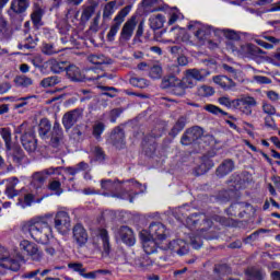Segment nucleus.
<instances>
[{"instance_id":"aec40b11","label":"nucleus","mask_w":280,"mask_h":280,"mask_svg":"<svg viewBox=\"0 0 280 280\" xmlns=\"http://www.w3.org/2000/svg\"><path fill=\"white\" fill-rule=\"evenodd\" d=\"M137 27V18L131 16L122 26L119 40H124L128 43L132 38V34H135V28Z\"/></svg>"},{"instance_id":"7ed1b4c3","label":"nucleus","mask_w":280,"mask_h":280,"mask_svg":"<svg viewBox=\"0 0 280 280\" xmlns=\"http://www.w3.org/2000/svg\"><path fill=\"white\" fill-rule=\"evenodd\" d=\"M213 221L219 222V224H222V226H231V220L226 219L222 215H214L212 219H208L205 214L200 212H195L189 214L186 218V226L190 231H194V229H198L201 224H207L208 229H211L213 226Z\"/></svg>"},{"instance_id":"f704fd0d","label":"nucleus","mask_w":280,"mask_h":280,"mask_svg":"<svg viewBox=\"0 0 280 280\" xmlns=\"http://www.w3.org/2000/svg\"><path fill=\"white\" fill-rule=\"evenodd\" d=\"M205 110H207V113H211V115H217V116L223 115L225 117H229V119H235V116L224 112L222 108L213 104L206 105Z\"/></svg>"},{"instance_id":"09e8293b","label":"nucleus","mask_w":280,"mask_h":280,"mask_svg":"<svg viewBox=\"0 0 280 280\" xmlns=\"http://www.w3.org/2000/svg\"><path fill=\"white\" fill-rule=\"evenodd\" d=\"M115 5H117V1H109L104 10H103V18L104 19H110L113 14H115Z\"/></svg>"},{"instance_id":"79ce46f5","label":"nucleus","mask_w":280,"mask_h":280,"mask_svg":"<svg viewBox=\"0 0 280 280\" xmlns=\"http://www.w3.org/2000/svg\"><path fill=\"white\" fill-rule=\"evenodd\" d=\"M14 184L11 186H8L5 188V196L9 198V200H12V198H16V196H19L20 191L16 190L15 186L19 183V178L18 177H13Z\"/></svg>"},{"instance_id":"37998d69","label":"nucleus","mask_w":280,"mask_h":280,"mask_svg":"<svg viewBox=\"0 0 280 280\" xmlns=\"http://www.w3.org/2000/svg\"><path fill=\"white\" fill-rule=\"evenodd\" d=\"M149 78L152 80H161L163 78V68L160 65H154L150 68Z\"/></svg>"},{"instance_id":"13d9d810","label":"nucleus","mask_w":280,"mask_h":280,"mask_svg":"<svg viewBox=\"0 0 280 280\" xmlns=\"http://www.w3.org/2000/svg\"><path fill=\"white\" fill-rule=\"evenodd\" d=\"M262 112L267 116L277 115V108L270 103H264L262 104Z\"/></svg>"},{"instance_id":"4d7b16f0","label":"nucleus","mask_w":280,"mask_h":280,"mask_svg":"<svg viewBox=\"0 0 280 280\" xmlns=\"http://www.w3.org/2000/svg\"><path fill=\"white\" fill-rule=\"evenodd\" d=\"M113 198H119V200H128L129 202H135V196L129 191L116 192L113 195Z\"/></svg>"},{"instance_id":"2eb2a0df","label":"nucleus","mask_w":280,"mask_h":280,"mask_svg":"<svg viewBox=\"0 0 280 280\" xmlns=\"http://www.w3.org/2000/svg\"><path fill=\"white\" fill-rule=\"evenodd\" d=\"M82 108H74L66 113L61 119L65 130H71V128H73V126H75V124L82 119Z\"/></svg>"},{"instance_id":"423d86ee","label":"nucleus","mask_w":280,"mask_h":280,"mask_svg":"<svg viewBox=\"0 0 280 280\" xmlns=\"http://www.w3.org/2000/svg\"><path fill=\"white\" fill-rule=\"evenodd\" d=\"M162 89H171L173 95L183 97L187 91V83L185 78L180 80L175 75H168L162 80Z\"/></svg>"},{"instance_id":"f3484780","label":"nucleus","mask_w":280,"mask_h":280,"mask_svg":"<svg viewBox=\"0 0 280 280\" xmlns=\"http://www.w3.org/2000/svg\"><path fill=\"white\" fill-rule=\"evenodd\" d=\"M117 237L125 244L126 246H135L137 244V238L135 237V231L130 229L128 225H121L117 231Z\"/></svg>"},{"instance_id":"4be33fe9","label":"nucleus","mask_w":280,"mask_h":280,"mask_svg":"<svg viewBox=\"0 0 280 280\" xmlns=\"http://www.w3.org/2000/svg\"><path fill=\"white\" fill-rule=\"evenodd\" d=\"M141 147L143 154L147 155L148 159H154V154H156V148H159V144L154 138L144 137Z\"/></svg>"},{"instance_id":"473e14b6","label":"nucleus","mask_w":280,"mask_h":280,"mask_svg":"<svg viewBox=\"0 0 280 280\" xmlns=\"http://www.w3.org/2000/svg\"><path fill=\"white\" fill-rule=\"evenodd\" d=\"M149 25L153 32H156V30H161L163 25H165V15L163 14H156L151 15L149 18Z\"/></svg>"},{"instance_id":"e433bc0d","label":"nucleus","mask_w":280,"mask_h":280,"mask_svg":"<svg viewBox=\"0 0 280 280\" xmlns=\"http://www.w3.org/2000/svg\"><path fill=\"white\" fill-rule=\"evenodd\" d=\"M129 83L136 89H148V86H150V81H148V79L139 77H131Z\"/></svg>"},{"instance_id":"8fccbe9b","label":"nucleus","mask_w":280,"mask_h":280,"mask_svg":"<svg viewBox=\"0 0 280 280\" xmlns=\"http://www.w3.org/2000/svg\"><path fill=\"white\" fill-rule=\"evenodd\" d=\"M245 275L248 277L247 280H264V273H261V270L247 269Z\"/></svg>"},{"instance_id":"a878e982","label":"nucleus","mask_w":280,"mask_h":280,"mask_svg":"<svg viewBox=\"0 0 280 280\" xmlns=\"http://www.w3.org/2000/svg\"><path fill=\"white\" fill-rule=\"evenodd\" d=\"M246 207L248 205L244 202H233L228 209H225V213L231 218H244L246 215Z\"/></svg>"},{"instance_id":"ddd939ff","label":"nucleus","mask_w":280,"mask_h":280,"mask_svg":"<svg viewBox=\"0 0 280 280\" xmlns=\"http://www.w3.org/2000/svg\"><path fill=\"white\" fill-rule=\"evenodd\" d=\"M7 159L16 167H21L23 165V159H25V151H23L21 145L13 144L7 148Z\"/></svg>"},{"instance_id":"4468645a","label":"nucleus","mask_w":280,"mask_h":280,"mask_svg":"<svg viewBox=\"0 0 280 280\" xmlns=\"http://www.w3.org/2000/svg\"><path fill=\"white\" fill-rule=\"evenodd\" d=\"M156 3H161V0H142L138 10L142 15L148 16V14H152V12H165L166 9L170 8L168 4L154 8Z\"/></svg>"},{"instance_id":"49530a36","label":"nucleus","mask_w":280,"mask_h":280,"mask_svg":"<svg viewBox=\"0 0 280 280\" xmlns=\"http://www.w3.org/2000/svg\"><path fill=\"white\" fill-rule=\"evenodd\" d=\"M261 233H268V230L258 229L257 231L249 234L247 237L243 238V243L250 244L252 242H257V240L259 238V235H261Z\"/></svg>"},{"instance_id":"774afa93","label":"nucleus","mask_w":280,"mask_h":280,"mask_svg":"<svg viewBox=\"0 0 280 280\" xmlns=\"http://www.w3.org/2000/svg\"><path fill=\"white\" fill-rule=\"evenodd\" d=\"M242 102H243V97L230 100V108H236L237 110H240V107L242 106Z\"/></svg>"},{"instance_id":"c03bdc74","label":"nucleus","mask_w":280,"mask_h":280,"mask_svg":"<svg viewBox=\"0 0 280 280\" xmlns=\"http://www.w3.org/2000/svg\"><path fill=\"white\" fill-rule=\"evenodd\" d=\"M113 145L116 150H124L126 148V136L117 133L113 140Z\"/></svg>"},{"instance_id":"2f4dec72","label":"nucleus","mask_w":280,"mask_h":280,"mask_svg":"<svg viewBox=\"0 0 280 280\" xmlns=\"http://www.w3.org/2000/svg\"><path fill=\"white\" fill-rule=\"evenodd\" d=\"M27 8H30V0H12L10 10L14 14H24L27 12Z\"/></svg>"},{"instance_id":"6e6d98bb","label":"nucleus","mask_w":280,"mask_h":280,"mask_svg":"<svg viewBox=\"0 0 280 280\" xmlns=\"http://www.w3.org/2000/svg\"><path fill=\"white\" fill-rule=\"evenodd\" d=\"M230 183L232 191H242V189H244V180H242V177H236L234 180L232 179Z\"/></svg>"},{"instance_id":"5701e85b","label":"nucleus","mask_w":280,"mask_h":280,"mask_svg":"<svg viewBox=\"0 0 280 280\" xmlns=\"http://www.w3.org/2000/svg\"><path fill=\"white\" fill-rule=\"evenodd\" d=\"M201 80H205V75H202L198 69L187 70L186 75L184 77V82H186L187 89H194L196 82H201Z\"/></svg>"},{"instance_id":"58836bf2","label":"nucleus","mask_w":280,"mask_h":280,"mask_svg":"<svg viewBox=\"0 0 280 280\" xmlns=\"http://www.w3.org/2000/svg\"><path fill=\"white\" fill-rule=\"evenodd\" d=\"M15 86H21L22 89H27V86H32L34 84V81L32 78H28L26 75H18L14 79Z\"/></svg>"},{"instance_id":"a211bd4d","label":"nucleus","mask_w":280,"mask_h":280,"mask_svg":"<svg viewBox=\"0 0 280 280\" xmlns=\"http://www.w3.org/2000/svg\"><path fill=\"white\" fill-rule=\"evenodd\" d=\"M21 143L26 152H36V148H38V140H36V135L32 130L25 131L21 136Z\"/></svg>"},{"instance_id":"cd10ccee","label":"nucleus","mask_w":280,"mask_h":280,"mask_svg":"<svg viewBox=\"0 0 280 280\" xmlns=\"http://www.w3.org/2000/svg\"><path fill=\"white\" fill-rule=\"evenodd\" d=\"M233 170H235V162H233V160L231 159H228V160H224L217 167L215 175L218 176V178H224V176H229V174H231Z\"/></svg>"},{"instance_id":"e2e57ef3","label":"nucleus","mask_w":280,"mask_h":280,"mask_svg":"<svg viewBox=\"0 0 280 280\" xmlns=\"http://www.w3.org/2000/svg\"><path fill=\"white\" fill-rule=\"evenodd\" d=\"M51 135L54 137H62V135H65V131L62 130V127L60 126V122L55 121Z\"/></svg>"},{"instance_id":"de8ad7c7","label":"nucleus","mask_w":280,"mask_h":280,"mask_svg":"<svg viewBox=\"0 0 280 280\" xmlns=\"http://www.w3.org/2000/svg\"><path fill=\"white\" fill-rule=\"evenodd\" d=\"M223 33V36L228 39V40H242V36H240V33L230 30V28H224L221 31Z\"/></svg>"},{"instance_id":"dca6fc26","label":"nucleus","mask_w":280,"mask_h":280,"mask_svg":"<svg viewBox=\"0 0 280 280\" xmlns=\"http://www.w3.org/2000/svg\"><path fill=\"white\" fill-rule=\"evenodd\" d=\"M73 240L79 248H83L86 246V242H89V233L84 225L81 223H77L72 229Z\"/></svg>"},{"instance_id":"c9c22d12","label":"nucleus","mask_w":280,"mask_h":280,"mask_svg":"<svg viewBox=\"0 0 280 280\" xmlns=\"http://www.w3.org/2000/svg\"><path fill=\"white\" fill-rule=\"evenodd\" d=\"M49 67H50V71L52 73H62L65 71H67V61H58L56 59H51L48 62Z\"/></svg>"},{"instance_id":"412c9836","label":"nucleus","mask_w":280,"mask_h":280,"mask_svg":"<svg viewBox=\"0 0 280 280\" xmlns=\"http://www.w3.org/2000/svg\"><path fill=\"white\" fill-rule=\"evenodd\" d=\"M213 156H215V153L205 154L203 156H201V165H198L195 168L196 176H203V174H207V172H209V170H211L213 165H215L212 160Z\"/></svg>"},{"instance_id":"ea45409f","label":"nucleus","mask_w":280,"mask_h":280,"mask_svg":"<svg viewBox=\"0 0 280 280\" xmlns=\"http://www.w3.org/2000/svg\"><path fill=\"white\" fill-rule=\"evenodd\" d=\"M104 130H106V125L104 122L98 121L93 125L92 135L96 139V141H100V139H102Z\"/></svg>"},{"instance_id":"bf43d9fd","label":"nucleus","mask_w":280,"mask_h":280,"mask_svg":"<svg viewBox=\"0 0 280 280\" xmlns=\"http://www.w3.org/2000/svg\"><path fill=\"white\" fill-rule=\"evenodd\" d=\"M95 14V8L93 7H88L81 14L82 21H90L91 16Z\"/></svg>"},{"instance_id":"39448f33","label":"nucleus","mask_w":280,"mask_h":280,"mask_svg":"<svg viewBox=\"0 0 280 280\" xmlns=\"http://www.w3.org/2000/svg\"><path fill=\"white\" fill-rule=\"evenodd\" d=\"M43 217L51 220V226L55 225V229L59 233H65L71 228V217H69V212L67 211H58L56 214L48 213Z\"/></svg>"},{"instance_id":"f257e3e1","label":"nucleus","mask_w":280,"mask_h":280,"mask_svg":"<svg viewBox=\"0 0 280 280\" xmlns=\"http://www.w3.org/2000/svg\"><path fill=\"white\" fill-rule=\"evenodd\" d=\"M96 60L97 56L90 57V61L97 67L86 69L85 73H83L82 70L75 65L67 66L66 75L68 80L70 82H93V84H97L102 78H106V73L102 72L100 74V71H102L101 66L104 65V62Z\"/></svg>"},{"instance_id":"9d476101","label":"nucleus","mask_w":280,"mask_h":280,"mask_svg":"<svg viewBox=\"0 0 280 280\" xmlns=\"http://www.w3.org/2000/svg\"><path fill=\"white\" fill-rule=\"evenodd\" d=\"M197 25H200V26L197 27V31L195 32V36L196 38H198V40H200V43H205V40H209V38H211L212 33L218 34V31H214L213 26L202 24L199 21H190L187 27L188 30H196Z\"/></svg>"},{"instance_id":"20e7f679","label":"nucleus","mask_w":280,"mask_h":280,"mask_svg":"<svg viewBox=\"0 0 280 280\" xmlns=\"http://www.w3.org/2000/svg\"><path fill=\"white\" fill-rule=\"evenodd\" d=\"M0 261H2L1 267L5 268V270L19 272L21 270V262L25 261V257L21 253L12 257L3 247H0Z\"/></svg>"},{"instance_id":"052dcab7","label":"nucleus","mask_w":280,"mask_h":280,"mask_svg":"<svg viewBox=\"0 0 280 280\" xmlns=\"http://www.w3.org/2000/svg\"><path fill=\"white\" fill-rule=\"evenodd\" d=\"M43 54L46 56H54L55 54H58V50H56L54 44H45L43 47Z\"/></svg>"},{"instance_id":"6e6552de","label":"nucleus","mask_w":280,"mask_h":280,"mask_svg":"<svg viewBox=\"0 0 280 280\" xmlns=\"http://www.w3.org/2000/svg\"><path fill=\"white\" fill-rule=\"evenodd\" d=\"M202 137H205V129L200 126H194L185 130L182 135L180 143L185 147L197 145Z\"/></svg>"},{"instance_id":"864d4df0","label":"nucleus","mask_w":280,"mask_h":280,"mask_svg":"<svg viewBox=\"0 0 280 280\" xmlns=\"http://www.w3.org/2000/svg\"><path fill=\"white\" fill-rule=\"evenodd\" d=\"M198 93L201 97H211L215 94V90L209 85H202L199 88Z\"/></svg>"},{"instance_id":"0e129e2a","label":"nucleus","mask_w":280,"mask_h":280,"mask_svg":"<svg viewBox=\"0 0 280 280\" xmlns=\"http://www.w3.org/2000/svg\"><path fill=\"white\" fill-rule=\"evenodd\" d=\"M265 126L266 128H271V130H277V122H275L272 115L265 117Z\"/></svg>"},{"instance_id":"5fc2aeb1","label":"nucleus","mask_w":280,"mask_h":280,"mask_svg":"<svg viewBox=\"0 0 280 280\" xmlns=\"http://www.w3.org/2000/svg\"><path fill=\"white\" fill-rule=\"evenodd\" d=\"M122 113H124V108H121V107L112 109L109 112L110 124H117V119H119V117H121Z\"/></svg>"},{"instance_id":"3c124183","label":"nucleus","mask_w":280,"mask_h":280,"mask_svg":"<svg viewBox=\"0 0 280 280\" xmlns=\"http://www.w3.org/2000/svg\"><path fill=\"white\" fill-rule=\"evenodd\" d=\"M0 135L5 143V148H10L12 145V131L10 128H2Z\"/></svg>"},{"instance_id":"bb28decb","label":"nucleus","mask_w":280,"mask_h":280,"mask_svg":"<svg viewBox=\"0 0 280 280\" xmlns=\"http://www.w3.org/2000/svg\"><path fill=\"white\" fill-rule=\"evenodd\" d=\"M43 16H45V9L39 5H35L33 12L31 13V21L34 30H40L45 22H43Z\"/></svg>"},{"instance_id":"f03ea898","label":"nucleus","mask_w":280,"mask_h":280,"mask_svg":"<svg viewBox=\"0 0 280 280\" xmlns=\"http://www.w3.org/2000/svg\"><path fill=\"white\" fill-rule=\"evenodd\" d=\"M22 232L24 235H31L37 244L47 245L52 233L51 219L42 215L37 221H28L22 225Z\"/></svg>"},{"instance_id":"c85d7f7f","label":"nucleus","mask_w":280,"mask_h":280,"mask_svg":"<svg viewBox=\"0 0 280 280\" xmlns=\"http://www.w3.org/2000/svg\"><path fill=\"white\" fill-rule=\"evenodd\" d=\"M214 84H219L223 91H233L237 84L233 79L226 75H217L213 78Z\"/></svg>"},{"instance_id":"c756f323","label":"nucleus","mask_w":280,"mask_h":280,"mask_svg":"<svg viewBox=\"0 0 280 280\" xmlns=\"http://www.w3.org/2000/svg\"><path fill=\"white\" fill-rule=\"evenodd\" d=\"M255 106H257V100H255L253 96H245L243 97L238 110H241V113L244 115L250 116L253 115V108H255Z\"/></svg>"},{"instance_id":"680f3d73","label":"nucleus","mask_w":280,"mask_h":280,"mask_svg":"<svg viewBox=\"0 0 280 280\" xmlns=\"http://www.w3.org/2000/svg\"><path fill=\"white\" fill-rule=\"evenodd\" d=\"M94 156L96 161H106V153H104V150L102 149V147L95 148Z\"/></svg>"},{"instance_id":"6ab92c4d","label":"nucleus","mask_w":280,"mask_h":280,"mask_svg":"<svg viewBox=\"0 0 280 280\" xmlns=\"http://www.w3.org/2000/svg\"><path fill=\"white\" fill-rule=\"evenodd\" d=\"M140 241L145 255H154L156 253V242L154 238L148 236V230H142L140 232Z\"/></svg>"},{"instance_id":"69168bd1","label":"nucleus","mask_w":280,"mask_h":280,"mask_svg":"<svg viewBox=\"0 0 280 280\" xmlns=\"http://www.w3.org/2000/svg\"><path fill=\"white\" fill-rule=\"evenodd\" d=\"M255 81L258 84H271V82H272V80H270V78L264 77V75H256Z\"/></svg>"},{"instance_id":"1a4fd4ad","label":"nucleus","mask_w":280,"mask_h":280,"mask_svg":"<svg viewBox=\"0 0 280 280\" xmlns=\"http://www.w3.org/2000/svg\"><path fill=\"white\" fill-rule=\"evenodd\" d=\"M68 268H70V270H73L74 272H78V275H80V277H83V279L95 280L97 279V275H113V271L108 269H98L86 273V268H84V265L82 262H69Z\"/></svg>"},{"instance_id":"72a5a7b5","label":"nucleus","mask_w":280,"mask_h":280,"mask_svg":"<svg viewBox=\"0 0 280 280\" xmlns=\"http://www.w3.org/2000/svg\"><path fill=\"white\" fill-rule=\"evenodd\" d=\"M51 131V121L47 118H42L38 125V135L42 139H45Z\"/></svg>"},{"instance_id":"b1692460","label":"nucleus","mask_w":280,"mask_h":280,"mask_svg":"<svg viewBox=\"0 0 280 280\" xmlns=\"http://www.w3.org/2000/svg\"><path fill=\"white\" fill-rule=\"evenodd\" d=\"M168 248L172 253H175L179 257H183L189 253L187 248V242L183 238L173 240L168 243Z\"/></svg>"},{"instance_id":"a19ab883","label":"nucleus","mask_w":280,"mask_h":280,"mask_svg":"<svg viewBox=\"0 0 280 280\" xmlns=\"http://www.w3.org/2000/svg\"><path fill=\"white\" fill-rule=\"evenodd\" d=\"M60 82L61 80L58 75L47 77L40 81V86H43V89H49V86H56V84H60Z\"/></svg>"},{"instance_id":"338daca9","label":"nucleus","mask_w":280,"mask_h":280,"mask_svg":"<svg viewBox=\"0 0 280 280\" xmlns=\"http://www.w3.org/2000/svg\"><path fill=\"white\" fill-rule=\"evenodd\" d=\"M242 246H243L242 240H236V241H233L232 243H230L228 245V248H231L232 250H236V249L242 248Z\"/></svg>"},{"instance_id":"0eeeda50","label":"nucleus","mask_w":280,"mask_h":280,"mask_svg":"<svg viewBox=\"0 0 280 280\" xmlns=\"http://www.w3.org/2000/svg\"><path fill=\"white\" fill-rule=\"evenodd\" d=\"M132 7L126 5L122 8L114 18V24L110 26L109 32L107 33V42L115 43V36H117L119 30H121V23L126 21L128 14H130Z\"/></svg>"},{"instance_id":"9b49d317","label":"nucleus","mask_w":280,"mask_h":280,"mask_svg":"<svg viewBox=\"0 0 280 280\" xmlns=\"http://www.w3.org/2000/svg\"><path fill=\"white\" fill-rule=\"evenodd\" d=\"M20 249L23 255H27L33 261H40V259H43V253L38 249L36 243L23 240L20 243Z\"/></svg>"},{"instance_id":"a18cd8bd","label":"nucleus","mask_w":280,"mask_h":280,"mask_svg":"<svg viewBox=\"0 0 280 280\" xmlns=\"http://www.w3.org/2000/svg\"><path fill=\"white\" fill-rule=\"evenodd\" d=\"M154 265V261L150 259V255L145 254L140 257L138 260V266L142 268V270H148L150 267Z\"/></svg>"},{"instance_id":"f8f14e48","label":"nucleus","mask_w":280,"mask_h":280,"mask_svg":"<svg viewBox=\"0 0 280 280\" xmlns=\"http://www.w3.org/2000/svg\"><path fill=\"white\" fill-rule=\"evenodd\" d=\"M148 236L155 242H165L167 240V229L161 222H152L149 225Z\"/></svg>"},{"instance_id":"603ef678","label":"nucleus","mask_w":280,"mask_h":280,"mask_svg":"<svg viewBox=\"0 0 280 280\" xmlns=\"http://www.w3.org/2000/svg\"><path fill=\"white\" fill-rule=\"evenodd\" d=\"M214 273L224 277L231 275V267L226 264H219L214 266Z\"/></svg>"},{"instance_id":"393cba45","label":"nucleus","mask_w":280,"mask_h":280,"mask_svg":"<svg viewBox=\"0 0 280 280\" xmlns=\"http://www.w3.org/2000/svg\"><path fill=\"white\" fill-rule=\"evenodd\" d=\"M238 54H241L243 58H257V56L264 54V50L256 45L246 44L240 47Z\"/></svg>"},{"instance_id":"4c0bfd02","label":"nucleus","mask_w":280,"mask_h":280,"mask_svg":"<svg viewBox=\"0 0 280 280\" xmlns=\"http://www.w3.org/2000/svg\"><path fill=\"white\" fill-rule=\"evenodd\" d=\"M100 237L103 242V249L108 255L110 253V236H108V230L101 229L100 230Z\"/></svg>"},{"instance_id":"7c9ffc66","label":"nucleus","mask_w":280,"mask_h":280,"mask_svg":"<svg viewBox=\"0 0 280 280\" xmlns=\"http://www.w3.org/2000/svg\"><path fill=\"white\" fill-rule=\"evenodd\" d=\"M187 126V117L186 116H179L178 119L175 121L174 126L171 128L168 136L172 137V139H176L183 130H185V127Z\"/></svg>"}]
</instances>
